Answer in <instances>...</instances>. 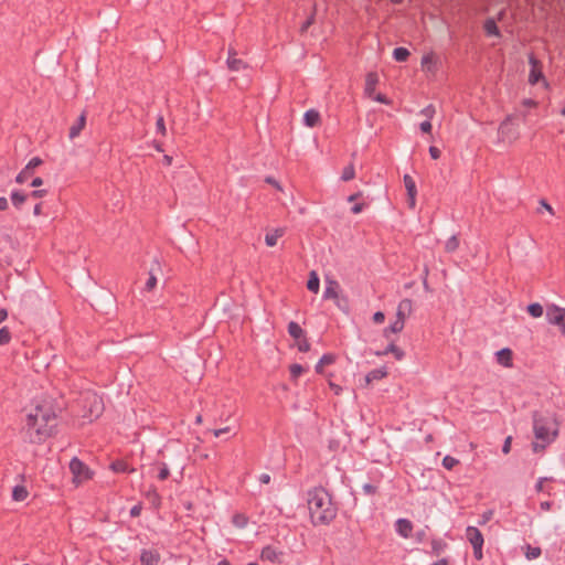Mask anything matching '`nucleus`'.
Masks as SVG:
<instances>
[{"mask_svg": "<svg viewBox=\"0 0 565 565\" xmlns=\"http://www.w3.org/2000/svg\"><path fill=\"white\" fill-rule=\"evenodd\" d=\"M57 415L50 403L38 404L28 415L23 431L31 444L40 445L56 435Z\"/></svg>", "mask_w": 565, "mask_h": 565, "instance_id": "1", "label": "nucleus"}, {"mask_svg": "<svg viewBox=\"0 0 565 565\" xmlns=\"http://www.w3.org/2000/svg\"><path fill=\"white\" fill-rule=\"evenodd\" d=\"M307 504L311 523L315 526L329 525L338 514L337 504L332 501L329 491L322 486L308 490Z\"/></svg>", "mask_w": 565, "mask_h": 565, "instance_id": "2", "label": "nucleus"}, {"mask_svg": "<svg viewBox=\"0 0 565 565\" xmlns=\"http://www.w3.org/2000/svg\"><path fill=\"white\" fill-rule=\"evenodd\" d=\"M533 433L537 440L552 443L557 437V429L551 433L552 418L539 411L532 413Z\"/></svg>", "mask_w": 565, "mask_h": 565, "instance_id": "3", "label": "nucleus"}, {"mask_svg": "<svg viewBox=\"0 0 565 565\" xmlns=\"http://www.w3.org/2000/svg\"><path fill=\"white\" fill-rule=\"evenodd\" d=\"M545 317L550 324L556 326L561 334L565 335V308L555 303H548Z\"/></svg>", "mask_w": 565, "mask_h": 565, "instance_id": "4", "label": "nucleus"}, {"mask_svg": "<svg viewBox=\"0 0 565 565\" xmlns=\"http://www.w3.org/2000/svg\"><path fill=\"white\" fill-rule=\"evenodd\" d=\"M70 471L77 481L89 480L93 478V471L77 457H73L68 465Z\"/></svg>", "mask_w": 565, "mask_h": 565, "instance_id": "5", "label": "nucleus"}, {"mask_svg": "<svg viewBox=\"0 0 565 565\" xmlns=\"http://www.w3.org/2000/svg\"><path fill=\"white\" fill-rule=\"evenodd\" d=\"M84 401L89 406L88 412L84 414V417L88 418L90 422L97 419L104 411L102 398L96 394H92L87 395Z\"/></svg>", "mask_w": 565, "mask_h": 565, "instance_id": "6", "label": "nucleus"}, {"mask_svg": "<svg viewBox=\"0 0 565 565\" xmlns=\"http://www.w3.org/2000/svg\"><path fill=\"white\" fill-rule=\"evenodd\" d=\"M42 159L39 157L32 158L26 166L17 174L15 182L23 184L34 172V169L42 164Z\"/></svg>", "mask_w": 565, "mask_h": 565, "instance_id": "7", "label": "nucleus"}, {"mask_svg": "<svg viewBox=\"0 0 565 565\" xmlns=\"http://www.w3.org/2000/svg\"><path fill=\"white\" fill-rule=\"evenodd\" d=\"M514 118V115H508L505 119L500 124L498 134L503 140L507 138H516L518 131L512 127Z\"/></svg>", "mask_w": 565, "mask_h": 565, "instance_id": "8", "label": "nucleus"}, {"mask_svg": "<svg viewBox=\"0 0 565 565\" xmlns=\"http://www.w3.org/2000/svg\"><path fill=\"white\" fill-rule=\"evenodd\" d=\"M403 182L407 191V201L411 209L416 205L417 189L414 179L409 174H404Z\"/></svg>", "mask_w": 565, "mask_h": 565, "instance_id": "9", "label": "nucleus"}, {"mask_svg": "<svg viewBox=\"0 0 565 565\" xmlns=\"http://www.w3.org/2000/svg\"><path fill=\"white\" fill-rule=\"evenodd\" d=\"M529 63L531 64V71H530V74H529V82H530V84L534 85L541 78H543V73L541 71V62L533 54H531L529 56Z\"/></svg>", "mask_w": 565, "mask_h": 565, "instance_id": "10", "label": "nucleus"}, {"mask_svg": "<svg viewBox=\"0 0 565 565\" xmlns=\"http://www.w3.org/2000/svg\"><path fill=\"white\" fill-rule=\"evenodd\" d=\"M395 531L403 539H408L412 536L413 532V523L408 519H398L395 522Z\"/></svg>", "mask_w": 565, "mask_h": 565, "instance_id": "11", "label": "nucleus"}, {"mask_svg": "<svg viewBox=\"0 0 565 565\" xmlns=\"http://www.w3.org/2000/svg\"><path fill=\"white\" fill-rule=\"evenodd\" d=\"M86 118H87V111L83 110L82 114L78 116L76 121L70 127L68 137L70 139H75L81 135L83 129L86 126Z\"/></svg>", "mask_w": 565, "mask_h": 565, "instance_id": "12", "label": "nucleus"}, {"mask_svg": "<svg viewBox=\"0 0 565 565\" xmlns=\"http://www.w3.org/2000/svg\"><path fill=\"white\" fill-rule=\"evenodd\" d=\"M226 64L232 72H238L247 67V64L243 60L236 57V51L234 49L228 50Z\"/></svg>", "mask_w": 565, "mask_h": 565, "instance_id": "13", "label": "nucleus"}, {"mask_svg": "<svg viewBox=\"0 0 565 565\" xmlns=\"http://www.w3.org/2000/svg\"><path fill=\"white\" fill-rule=\"evenodd\" d=\"M160 553L156 550H142L140 554L141 565H159Z\"/></svg>", "mask_w": 565, "mask_h": 565, "instance_id": "14", "label": "nucleus"}, {"mask_svg": "<svg viewBox=\"0 0 565 565\" xmlns=\"http://www.w3.org/2000/svg\"><path fill=\"white\" fill-rule=\"evenodd\" d=\"M340 285L335 279H329L326 280V289L323 292V299H338L340 296Z\"/></svg>", "mask_w": 565, "mask_h": 565, "instance_id": "15", "label": "nucleus"}, {"mask_svg": "<svg viewBox=\"0 0 565 565\" xmlns=\"http://www.w3.org/2000/svg\"><path fill=\"white\" fill-rule=\"evenodd\" d=\"M466 537L471 546L483 545L484 539L480 530L476 526H468L466 529Z\"/></svg>", "mask_w": 565, "mask_h": 565, "instance_id": "16", "label": "nucleus"}, {"mask_svg": "<svg viewBox=\"0 0 565 565\" xmlns=\"http://www.w3.org/2000/svg\"><path fill=\"white\" fill-rule=\"evenodd\" d=\"M497 361L504 367H511L513 365V352L509 348H503L495 353Z\"/></svg>", "mask_w": 565, "mask_h": 565, "instance_id": "17", "label": "nucleus"}, {"mask_svg": "<svg viewBox=\"0 0 565 565\" xmlns=\"http://www.w3.org/2000/svg\"><path fill=\"white\" fill-rule=\"evenodd\" d=\"M392 353L397 361H402L405 358V352L399 347H397L393 341L387 344V347L383 351H377L375 354L377 356L387 355Z\"/></svg>", "mask_w": 565, "mask_h": 565, "instance_id": "18", "label": "nucleus"}, {"mask_svg": "<svg viewBox=\"0 0 565 565\" xmlns=\"http://www.w3.org/2000/svg\"><path fill=\"white\" fill-rule=\"evenodd\" d=\"M377 83H379V75H377V73L370 72V73L366 74L364 93H365V95L367 97H372L373 96Z\"/></svg>", "mask_w": 565, "mask_h": 565, "instance_id": "19", "label": "nucleus"}, {"mask_svg": "<svg viewBox=\"0 0 565 565\" xmlns=\"http://www.w3.org/2000/svg\"><path fill=\"white\" fill-rule=\"evenodd\" d=\"M321 121V117L318 110L311 108L308 109L303 115V124L307 127L313 128L317 127Z\"/></svg>", "mask_w": 565, "mask_h": 565, "instance_id": "20", "label": "nucleus"}, {"mask_svg": "<svg viewBox=\"0 0 565 565\" xmlns=\"http://www.w3.org/2000/svg\"><path fill=\"white\" fill-rule=\"evenodd\" d=\"M387 374H388V372L385 366L374 369L365 375V382H366V384H371L374 381H380V380L386 377Z\"/></svg>", "mask_w": 565, "mask_h": 565, "instance_id": "21", "label": "nucleus"}, {"mask_svg": "<svg viewBox=\"0 0 565 565\" xmlns=\"http://www.w3.org/2000/svg\"><path fill=\"white\" fill-rule=\"evenodd\" d=\"M337 360V356L335 354L333 353H324L320 360L318 361V363L316 364L315 366V371L316 373L318 374H322L323 373V367L326 365H330V364H333Z\"/></svg>", "mask_w": 565, "mask_h": 565, "instance_id": "22", "label": "nucleus"}, {"mask_svg": "<svg viewBox=\"0 0 565 565\" xmlns=\"http://www.w3.org/2000/svg\"><path fill=\"white\" fill-rule=\"evenodd\" d=\"M281 554H282L281 552H277V550L275 547H273L271 545H267V546L263 547V550L260 552V558L263 561H269L271 563H275L278 561V556Z\"/></svg>", "mask_w": 565, "mask_h": 565, "instance_id": "23", "label": "nucleus"}, {"mask_svg": "<svg viewBox=\"0 0 565 565\" xmlns=\"http://www.w3.org/2000/svg\"><path fill=\"white\" fill-rule=\"evenodd\" d=\"M110 469L116 473H131L135 468H130L128 462L122 459H117L110 463Z\"/></svg>", "mask_w": 565, "mask_h": 565, "instance_id": "24", "label": "nucleus"}, {"mask_svg": "<svg viewBox=\"0 0 565 565\" xmlns=\"http://www.w3.org/2000/svg\"><path fill=\"white\" fill-rule=\"evenodd\" d=\"M483 30L488 36H501V32L493 18H488L483 23Z\"/></svg>", "mask_w": 565, "mask_h": 565, "instance_id": "25", "label": "nucleus"}, {"mask_svg": "<svg viewBox=\"0 0 565 565\" xmlns=\"http://www.w3.org/2000/svg\"><path fill=\"white\" fill-rule=\"evenodd\" d=\"M11 202L13 204V206L18 210H20L23 205V203L28 200L29 195L28 193H24L23 191H20V190H13L11 192Z\"/></svg>", "mask_w": 565, "mask_h": 565, "instance_id": "26", "label": "nucleus"}, {"mask_svg": "<svg viewBox=\"0 0 565 565\" xmlns=\"http://www.w3.org/2000/svg\"><path fill=\"white\" fill-rule=\"evenodd\" d=\"M285 231L284 228H276L270 233H267L265 235V243L267 246L273 247L277 244L278 238H280L284 235Z\"/></svg>", "mask_w": 565, "mask_h": 565, "instance_id": "27", "label": "nucleus"}, {"mask_svg": "<svg viewBox=\"0 0 565 565\" xmlns=\"http://www.w3.org/2000/svg\"><path fill=\"white\" fill-rule=\"evenodd\" d=\"M288 333L295 340H299L305 337L303 329L295 321H290L287 327Z\"/></svg>", "mask_w": 565, "mask_h": 565, "instance_id": "28", "label": "nucleus"}, {"mask_svg": "<svg viewBox=\"0 0 565 565\" xmlns=\"http://www.w3.org/2000/svg\"><path fill=\"white\" fill-rule=\"evenodd\" d=\"M307 288L309 291L315 292V294H317L319 291L320 279H319L318 274L315 270L310 271V274H309V278L307 281Z\"/></svg>", "mask_w": 565, "mask_h": 565, "instance_id": "29", "label": "nucleus"}, {"mask_svg": "<svg viewBox=\"0 0 565 565\" xmlns=\"http://www.w3.org/2000/svg\"><path fill=\"white\" fill-rule=\"evenodd\" d=\"M404 329V322L401 320H395L388 327L383 330L384 338L388 339L391 333H398Z\"/></svg>", "mask_w": 565, "mask_h": 565, "instance_id": "30", "label": "nucleus"}, {"mask_svg": "<svg viewBox=\"0 0 565 565\" xmlns=\"http://www.w3.org/2000/svg\"><path fill=\"white\" fill-rule=\"evenodd\" d=\"M411 55V52L406 47H395L393 51V58L396 62H406Z\"/></svg>", "mask_w": 565, "mask_h": 565, "instance_id": "31", "label": "nucleus"}, {"mask_svg": "<svg viewBox=\"0 0 565 565\" xmlns=\"http://www.w3.org/2000/svg\"><path fill=\"white\" fill-rule=\"evenodd\" d=\"M29 495V492L24 486H15L12 490V499L14 501H24Z\"/></svg>", "mask_w": 565, "mask_h": 565, "instance_id": "32", "label": "nucleus"}, {"mask_svg": "<svg viewBox=\"0 0 565 565\" xmlns=\"http://www.w3.org/2000/svg\"><path fill=\"white\" fill-rule=\"evenodd\" d=\"M447 543L443 539L431 540V554L438 556L447 548Z\"/></svg>", "mask_w": 565, "mask_h": 565, "instance_id": "33", "label": "nucleus"}, {"mask_svg": "<svg viewBox=\"0 0 565 565\" xmlns=\"http://www.w3.org/2000/svg\"><path fill=\"white\" fill-rule=\"evenodd\" d=\"M459 237L457 234L451 235L445 243V252L446 253H454L459 247Z\"/></svg>", "mask_w": 565, "mask_h": 565, "instance_id": "34", "label": "nucleus"}, {"mask_svg": "<svg viewBox=\"0 0 565 565\" xmlns=\"http://www.w3.org/2000/svg\"><path fill=\"white\" fill-rule=\"evenodd\" d=\"M527 313L533 318H540L543 315V307L539 302H532L526 308Z\"/></svg>", "mask_w": 565, "mask_h": 565, "instance_id": "35", "label": "nucleus"}, {"mask_svg": "<svg viewBox=\"0 0 565 565\" xmlns=\"http://www.w3.org/2000/svg\"><path fill=\"white\" fill-rule=\"evenodd\" d=\"M525 550H526L525 551V557L529 561L535 559V558L540 557L541 554H542V550L539 546H532V545L527 544L525 546Z\"/></svg>", "mask_w": 565, "mask_h": 565, "instance_id": "36", "label": "nucleus"}, {"mask_svg": "<svg viewBox=\"0 0 565 565\" xmlns=\"http://www.w3.org/2000/svg\"><path fill=\"white\" fill-rule=\"evenodd\" d=\"M307 369L303 367L301 364H297V363H294L289 366V372H290V380L291 381H297V379L303 373L306 372Z\"/></svg>", "mask_w": 565, "mask_h": 565, "instance_id": "37", "label": "nucleus"}, {"mask_svg": "<svg viewBox=\"0 0 565 565\" xmlns=\"http://www.w3.org/2000/svg\"><path fill=\"white\" fill-rule=\"evenodd\" d=\"M232 522L235 526L244 529L248 523V518L243 513H236L233 515Z\"/></svg>", "mask_w": 565, "mask_h": 565, "instance_id": "38", "label": "nucleus"}, {"mask_svg": "<svg viewBox=\"0 0 565 565\" xmlns=\"http://www.w3.org/2000/svg\"><path fill=\"white\" fill-rule=\"evenodd\" d=\"M354 177H355V169H354L353 163H350L347 167H344L342 174H341V180L347 182V181L354 179Z\"/></svg>", "mask_w": 565, "mask_h": 565, "instance_id": "39", "label": "nucleus"}, {"mask_svg": "<svg viewBox=\"0 0 565 565\" xmlns=\"http://www.w3.org/2000/svg\"><path fill=\"white\" fill-rule=\"evenodd\" d=\"M457 465H459V460L452 456H445L443 459V467L447 470H452Z\"/></svg>", "mask_w": 565, "mask_h": 565, "instance_id": "40", "label": "nucleus"}, {"mask_svg": "<svg viewBox=\"0 0 565 565\" xmlns=\"http://www.w3.org/2000/svg\"><path fill=\"white\" fill-rule=\"evenodd\" d=\"M335 306L343 312H349V299L345 296H339L338 299L334 300Z\"/></svg>", "mask_w": 565, "mask_h": 565, "instance_id": "41", "label": "nucleus"}, {"mask_svg": "<svg viewBox=\"0 0 565 565\" xmlns=\"http://www.w3.org/2000/svg\"><path fill=\"white\" fill-rule=\"evenodd\" d=\"M157 286V277L156 275L153 274V270L150 269L149 271V277L146 281V285H145V290L146 291H152Z\"/></svg>", "mask_w": 565, "mask_h": 565, "instance_id": "42", "label": "nucleus"}, {"mask_svg": "<svg viewBox=\"0 0 565 565\" xmlns=\"http://www.w3.org/2000/svg\"><path fill=\"white\" fill-rule=\"evenodd\" d=\"M170 476V470L167 466L166 462H160L159 463V472H158V479L161 480V481H164L169 478Z\"/></svg>", "mask_w": 565, "mask_h": 565, "instance_id": "43", "label": "nucleus"}, {"mask_svg": "<svg viewBox=\"0 0 565 565\" xmlns=\"http://www.w3.org/2000/svg\"><path fill=\"white\" fill-rule=\"evenodd\" d=\"M11 340V332L8 327H3L0 329V345H6Z\"/></svg>", "mask_w": 565, "mask_h": 565, "instance_id": "44", "label": "nucleus"}, {"mask_svg": "<svg viewBox=\"0 0 565 565\" xmlns=\"http://www.w3.org/2000/svg\"><path fill=\"white\" fill-rule=\"evenodd\" d=\"M297 348L300 352H308L310 351L311 344L306 337H302L298 340Z\"/></svg>", "mask_w": 565, "mask_h": 565, "instance_id": "45", "label": "nucleus"}, {"mask_svg": "<svg viewBox=\"0 0 565 565\" xmlns=\"http://www.w3.org/2000/svg\"><path fill=\"white\" fill-rule=\"evenodd\" d=\"M156 129H157V132L161 134L162 136H164L166 132H167L166 124H164V118H163L162 115L158 116V118H157Z\"/></svg>", "mask_w": 565, "mask_h": 565, "instance_id": "46", "label": "nucleus"}, {"mask_svg": "<svg viewBox=\"0 0 565 565\" xmlns=\"http://www.w3.org/2000/svg\"><path fill=\"white\" fill-rule=\"evenodd\" d=\"M427 530H428V526L426 525L424 529L418 530L415 533V540L417 543H424L427 541Z\"/></svg>", "mask_w": 565, "mask_h": 565, "instance_id": "47", "label": "nucleus"}, {"mask_svg": "<svg viewBox=\"0 0 565 565\" xmlns=\"http://www.w3.org/2000/svg\"><path fill=\"white\" fill-rule=\"evenodd\" d=\"M401 310H403L405 313L406 311L407 312H411L412 311V308H413V301L408 298H405L403 299L399 303H398V307Z\"/></svg>", "mask_w": 565, "mask_h": 565, "instance_id": "48", "label": "nucleus"}, {"mask_svg": "<svg viewBox=\"0 0 565 565\" xmlns=\"http://www.w3.org/2000/svg\"><path fill=\"white\" fill-rule=\"evenodd\" d=\"M435 113V107L431 104L420 110V114L424 115L428 120L434 117Z\"/></svg>", "mask_w": 565, "mask_h": 565, "instance_id": "49", "label": "nucleus"}, {"mask_svg": "<svg viewBox=\"0 0 565 565\" xmlns=\"http://www.w3.org/2000/svg\"><path fill=\"white\" fill-rule=\"evenodd\" d=\"M431 64H434V58L430 54H426L422 57V66L424 68H426L427 71H433L430 66Z\"/></svg>", "mask_w": 565, "mask_h": 565, "instance_id": "50", "label": "nucleus"}, {"mask_svg": "<svg viewBox=\"0 0 565 565\" xmlns=\"http://www.w3.org/2000/svg\"><path fill=\"white\" fill-rule=\"evenodd\" d=\"M371 98H373L375 102L384 104V105H390L392 103V100L386 95H384L382 93H379L376 95L373 94V96Z\"/></svg>", "mask_w": 565, "mask_h": 565, "instance_id": "51", "label": "nucleus"}, {"mask_svg": "<svg viewBox=\"0 0 565 565\" xmlns=\"http://www.w3.org/2000/svg\"><path fill=\"white\" fill-rule=\"evenodd\" d=\"M315 22V13H312L310 17L306 19V21L301 24L300 31L307 32L308 29Z\"/></svg>", "mask_w": 565, "mask_h": 565, "instance_id": "52", "label": "nucleus"}, {"mask_svg": "<svg viewBox=\"0 0 565 565\" xmlns=\"http://www.w3.org/2000/svg\"><path fill=\"white\" fill-rule=\"evenodd\" d=\"M551 443H545V441H534L532 443V449L534 452H541L543 451L547 445H550Z\"/></svg>", "mask_w": 565, "mask_h": 565, "instance_id": "53", "label": "nucleus"}, {"mask_svg": "<svg viewBox=\"0 0 565 565\" xmlns=\"http://www.w3.org/2000/svg\"><path fill=\"white\" fill-rule=\"evenodd\" d=\"M363 492L367 495H374L377 493V487L371 483H365L363 487Z\"/></svg>", "mask_w": 565, "mask_h": 565, "instance_id": "54", "label": "nucleus"}, {"mask_svg": "<svg viewBox=\"0 0 565 565\" xmlns=\"http://www.w3.org/2000/svg\"><path fill=\"white\" fill-rule=\"evenodd\" d=\"M46 194H47V190L40 189V190L31 191L28 195H29V198H33V199H41V198L45 196Z\"/></svg>", "mask_w": 565, "mask_h": 565, "instance_id": "55", "label": "nucleus"}, {"mask_svg": "<svg viewBox=\"0 0 565 565\" xmlns=\"http://www.w3.org/2000/svg\"><path fill=\"white\" fill-rule=\"evenodd\" d=\"M511 444H512V436H508L504 439L503 446H502V452L504 455H508L511 451Z\"/></svg>", "mask_w": 565, "mask_h": 565, "instance_id": "56", "label": "nucleus"}, {"mask_svg": "<svg viewBox=\"0 0 565 565\" xmlns=\"http://www.w3.org/2000/svg\"><path fill=\"white\" fill-rule=\"evenodd\" d=\"M472 548H473V557L477 561L482 559L483 558V552H482L483 545L472 546Z\"/></svg>", "mask_w": 565, "mask_h": 565, "instance_id": "57", "label": "nucleus"}, {"mask_svg": "<svg viewBox=\"0 0 565 565\" xmlns=\"http://www.w3.org/2000/svg\"><path fill=\"white\" fill-rule=\"evenodd\" d=\"M420 130L424 132V134H430L431 132V129H433V126H431V122L430 120H425L423 122H420V126H419Z\"/></svg>", "mask_w": 565, "mask_h": 565, "instance_id": "58", "label": "nucleus"}, {"mask_svg": "<svg viewBox=\"0 0 565 565\" xmlns=\"http://www.w3.org/2000/svg\"><path fill=\"white\" fill-rule=\"evenodd\" d=\"M141 510H142V505H141V503L135 504V505L130 509V516H131V518H138V516L141 514Z\"/></svg>", "mask_w": 565, "mask_h": 565, "instance_id": "59", "label": "nucleus"}, {"mask_svg": "<svg viewBox=\"0 0 565 565\" xmlns=\"http://www.w3.org/2000/svg\"><path fill=\"white\" fill-rule=\"evenodd\" d=\"M493 512L491 510L486 511L481 515V520L479 521L480 525H484L487 522H489L492 518Z\"/></svg>", "mask_w": 565, "mask_h": 565, "instance_id": "60", "label": "nucleus"}, {"mask_svg": "<svg viewBox=\"0 0 565 565\" xmlns=\"http://www.w3.org/2000/svg\"><path fill=\"white\" fill-rule=\"evenodd\" d=\"M429 154H430L431 159L437 160V159L440 158L441 151L437 147L430 146L429 147Z\"/></svg>", "mask_w": 565, "mask_h": 565, "instance_id": "61", "label": "nucleus"}, {"mask_svg": "<svg viewBox=\"0 0 565 565\" xmlns=\"http://www.w3.org/2000/svg\"><path fill=\"white\" fill-rule=\"evenodd\" d=\"M384 320H385V315H384V312H382V311H376V312L373 315V321H374V323L380 324V323H383V322H384Z\"/></svg>", "mask_w": 565, "mask_h": 565, "instance_id": "62", "label": "nucleus"}, {"mask_svg": "<svg viewBox=\"0 0 565 565\" xmlns=\"http://www.w3.org/2000/svg\"><path fill=\"white\" fill-rule=\"evenodd\" d=\"M265 182L268 183V184H271L273 186H275L277 190L281 191V186L279 184V182L274 178V177H266L265 178Z\"/></svg>", "mask_w": 565, "mask_h": 565, "instance_id": "63", "label": "nucleus"}, {"mask_svg": "<svg viewBox=\"0 0 565 565\" xmlns=\"http://www.w3.org/2000/svg\"><path fill=\"white\" fill-rule=\"evenodd\" d=\"M365 206H366V204H365V203H355V204L351 207V212H352L353 214H359V213H361V212L364 210V207H365Z\"/></svg>", "mask_w": 565, "mask_h": 565, "instance_id": "64", "label": "nucleus"}]
</instances>
